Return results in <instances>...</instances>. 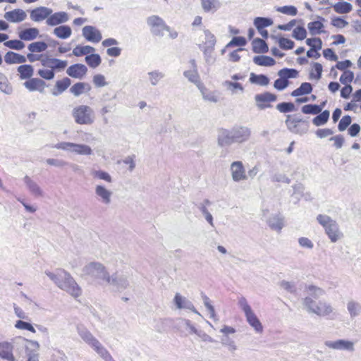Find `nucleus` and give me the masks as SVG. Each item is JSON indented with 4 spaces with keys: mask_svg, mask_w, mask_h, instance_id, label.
Here are the masks:
<instances>
[{
    "mask_svg": "<svg viewBox=\"0 0 361 361\" xmlns=\"http://www.w3.org/2000/svg\"><path fill=\"white\" fill-rule=\"evenodd\" d=\"M44 274L61 290L77 298L82 294V289L69 272L63 269H56L54 271H45Z\"/></svg>",
    "mask_w": 361,
    "mask_h": 361,
    "instance_id": "obj_1",
    "label": "nucleus"
},
{
    "mask_svg": "<svg viewBox=\"0 0 361 361\" xmlns=\"http://www.w3.org/2000/svg\"><path fill=\"white\" fill-rule=\"evenodd\" d=\"M317 221L324 228L325 234L331 243H336L343 238V233L336 220L326 214H319Z\"/></svg>",
    "mask_w": 361,
    "mask_h": 361,
    "instance_id": "obj_2",
    "label": "nucleus"
},
{
    "mask_svg": "<svg viewBox=\"0 0 361 361\" xmlns=\"http://www.w3.org/2000/svg\"><path fill=\"white\" fill-rule=\"evenodd\" d=\"M303 305L307 312L315 314L319 317H329L334 319L336 316V312L331 304L325 301H319L317 302L310 297H305L303 300Z\"/></svg>",
    "mask_w": 361,
    "mask_h": 361,
    "instance_id": "obj_3",
    "label": "nucleus"
},
{
    "mask_svg": "<svg viewBox=\"0 0 361 361\" xmlns=\"http://www.w3.org/2000/svg\"><path fill=\"white\" fill-rule=\"evenodd\" d=\"M72 116L77 124L92 125L95 121V114L92 107L82 104L74 107Z\"/></svg>",
    "mask_w": 361,
    "mask_h": 361,
    "instance_id": "obj_4",
    "label": "nucleus"
},
{
    "mask_svg": "<svg viewBox=\"0 0 361 361\" xmlns=\"http://www.w3.org/2000/svg\"><path fill=\"white\" fill-rule=\"evenodd\" d=\"M238 305L243 311L246 321L250 326L253 328L257 334H262L264 329L263 326L248 304L246 298L244 297L239 298Z\"/></svg>",
    "mask_w": 361,
    "mask_h": 361,
    "instance_id": "obj_5",
    "label": "nucleus"
},
{
    "mask_svg": "<svg viewBox=\"0 0 361 361\" xmlns=\"http://www.w3.org/2000/svg\"><path fill=\"white\" fill-rule=\"evenodd\" d=\"M83 274L87 275L94 279L102 280L106 283L109 273L107 271L106 267L97 262H90L86 264L82 269Z\"/></svg>",
    "mask_w": 361,
    "mask_h": 361,
    "instance_id": "obj_6",
    "label": "nucleus"
},
{
    "mask_svg": "<svg viewBox=\"0 0 361 361\" xmlns=\"http://www.w3.org/2000/svg\"><path fill=\"white\" fill-rule=\"evenodd\" d=\"M105 283L113 286L120 292L126 290L130 286L128 276L118 271H116L112 275L109 274Z\"/></svg>",
    "mask_w": 361,
    "mask_h": 361,
    "instance_id": "obj_7",
    "label": "nucleus"
},
{
    "mask_svg": "<svg viewBox=\"0 0 361 361\" xmlns=\"http://www.w3.org/2000/svg\"><path fill=\"white\" fill-rule=\"evenodd\" d=\"M57 149L75 152L80 155H91L92 149L86 145H79L68 142H62L56 145Z\"/></svg>",
    "mask_w": 361,
    "mask_h": 361,
    "instance_id": "obj_8",
    "label": "nucleus"
},
{
    "mask_svg": "<svg viewBox=\"0 0 361 361\" xmlns=\"http://www.w3.org/2000/svg\"><path fill=\"white\" fill-rule=\"evenodd\" d=\"M147 23L151 27V31L156 35L162 36L164 35V31H169V28L165 25L163 20L157 16L149 17Z\"/></svg>",
    "mask_w": 361,
    "mask_h": 361,
    "instance_id": "obj_9",
    "label": "nucleus"
},
{
    "mask_svg": "<svg viewBox=\"0 0 361 361\" xmlns=\"http://www.w3.org/2000/svg\"><path fill=\"white\" fill-rule=\"evenodd\" d=\"M324 345L329 348L337 350L353 352L355 350L354 342L348 340L338 339L336 341H326Z\"/></svg>",
    "mask_w": 361,
    "mask_h": 361,
    "instance_id": "obj_10",
    "label": "nucleus"
},
{
    "mask_svg": "<svg viewBox=\"0 0 361 361\" xmlns=\"http://www.w3.org/2000/svg\"><path fill=\"white\" fill-rule=\"evenodd\" d=\"M82 35L87 41L92 43H98L102 39L101 32L92 25L85 26L82 30Z\"/></svg>",
    "mask_w": 361,
    "mask_h": 361,
    "instance_id": "obj_11",
    "label": "nucleus"
},
{
    "mask_svg": "<svg viewBox=\"0 0 361 361\" xmlns=\"http://www.w3.org/2000/svg\"><path fill=\"white\" fill-rule=\"evenodd\" d=\"M276 99V95L268 92L258 94L255 96L256 104L259 109H264L270 107L271 106L268 104V103L275 102Z\"/></svg>",
    "mask_w": 361,
    "mask_h": 361,
    "instance_id": "obj_12",
    "label": "nucleus"
},
{
    "mask_svg": "<svg viewBox=\"0 0 361 361\" xmlns=\"http://www.w3.org/2000/svg\"><path fill=\"white\" fill-rule=\"evenodd\" d=\"M23 182L30 193L36 198L43 197L44 192L39 184L30 177L25 176Z\"/></svg>",
    "mask_w": 361,
    "mask_h": 361,
    "instance_id": "obj_13",
    "label": "nucleus"
},
{
    "mask_svg": "<svg viewBox=\"0 0 361 361\" xmlns=\"http://www.w3.org/2000/svg\"><path fill=\"white\" fill-rule=\"evenodd\" d=\"M94 192L97 200L104 204L109 205L111 202L113 192L102 185H97Z\"/></svg>",
    "mask_w": 361,
    "mask_h": 361,
    "instance_id": "obj_14",
    "label": "nucleus"
},
{
    "mask_svg": "<svg viewBox=\"0 0 361 361\" xmlns=\"http://www.w3.org/2000/svg\"><path fill=\"white\" fill-rule=\"evenodd\" d=\"M173 302L178 309H187L198 315H200L192 302L185 297L181 295L180 293H176L175 295Z\"/></svg>",
    "mask_w": 361,
    "mask_h": 361,
    "instance_id": "obj_15",
    "label": "nucleus"
},
{
    "mask_svg": "<svg viewBox=\"0 0 361 361\" xmlns=\"http://www.w3.org/2000/svg\"><path fill=\"white\" fill-rule=\"evenodd\" d=\"M52 12V9L49 8L39 6L31 11L30 19L34 22H40L47 19Z\"/></svg>",
    "mask_w": 361,
    "mask_h": 361,
    "instance_id": "obj_16",
    "label": "nucleus"
},
{
    "mask_svg": "<svg viewBox=\"0 0 361 361\" xmlns=\"http://www.w3.org/2000/svg\"><path fill=\"white\" fill-rule=\"evenodd\" d=\"M43 66L51 68V70H63L68 64L67 61H62L58 59L46 57L41 60Z\"/></svg>",
    "mask_w": 361,
    "mask_h": 361,
    "instance_id": "obj_17",
    "label": "nucleus"
},
{
    "mask_svg": "<svg viewBox=\"0 0 361 361\" xmlns=\"http://www.w3.org/2000/svg\"><path fill=\"white\" fill-rule=\"evenodd\" d=\"M235 142H243L248 140L251 135L250 128L245 126H235L232 129Z\"/></svg>",
    "mask_w": 361,
    "mask_h": 361,
    "instance_id": "obj_18",
    "label": "nucleus"
},
{
    "mask_svg": "<svg viewBox=\"0 0 361 361\" xmlns=\"http://www.w3.org/2000/svg\"><path fill=\"white\" fill-rule=\"evenodd\" d=\"M4 18L11 23H20L25 20L27 14L25 11L16 8L11 11L6 12Z\"/></svg>",
    "mask_w": 361,
    "mask_h": 361,
    "instance_id": "obj_19",
    "label": "nucleus"
},
{
    "mask_svg": "<svg viewBox=\"0 0 361 361\" xmlns=\"http://www.w3.org/2000/svg\"><path fill=\"white\" fill-rule=\"evenodd\" d=\"M13 343L7 341L0 342V357L7 361H15V357L13 354Z\"/></svg>",
    "mask_w": 361,
    "mask_h": 361,
    "instance_id": "obj_20",
    "label": "nucleus"
},
{
    "mask_svg": "<svg viewBox=\"0 0 361 361\" xmlns=\"http://www.w3.org/2000/svg\"><path fill=\"white\" fill-rule=\"evenodd\" d=\"M267 223L271 229L280 233L284 226V218L281 214H272L267 220Z\"/></svg>",
    "mask_w": 361,
    "mask_h": 361,
    "instance_id": "obj_21",
    "label": "nucleus"
},
{
    "mask_svg": "<svg viewBox=\"0 0 361 361\" xmlns=\"http://www.w3.org/2000/svg\"><path fill=\"white\" fill-rule=\"evenodd\" d=\"M87 67L82 63H76L71 66L68 68L66 73L67 74L74 78L81 79L87 73Z\"/></svg>",
    "mask_w": 361,
    "mask_h": 361,
    "instance_id": "obj_22",
    "label": "nucleus"
},
{
    "mask_svg": "<svg viewBox=\"0 0 361 361\" xmlns=\"http://www.w3.org/2000/svg\"><path fill=\"white\" fill-rule=\"evenodd\" d=\"M68 20L69 17L68 13L64 11H60L51 13L47 19L46 23L48 25L55 26L66 23Z\"/></svg>",
    "mask_w": 361,
    "mask_h": 361,
    "instance_id": "obj_23",
    "label": "nucleus"
},
{
    "mask_svg": "<svg viewBox=\"0 0 361 361\" xmlns=\"http://www.w3.org/2000/svg\"><path fill=\"white\" fill-rule=\"evenodd\" d=\"M217 139L220 146H227L235 142L232 130L220 129L218 132Z\"/></svg>",
    "mask_w": 361,
    "mask_h": 361,
    "instance_id": "obj_24",
    "label": "nucleus"
},
{
    "mask_svg": "<svg viewBox=\"0 0 361 361\" xmlns=\"http://www.w3.org/2000/svg\"><path fill=\"white\" fill-rule=\"evenodd\" d=\"M232 178L235 181H239L245 178V171L240 161H235L231 166Z\"/></svg>",
    "mask_w": 361,
    "mask_h": 361,
    "instance_id": "obj_25",
    "label": "nucleus"
},
{
    "mask_svg": "<svg viewBox=\"0 0 361 361\" xmlns=\"http://www.w3.org/2000/svg\"><path fill=\"white\" fill-rule=\"evenodd\" d=\"M4 61L7 64L24 63L27 61L25 56L9 51L4 55Z\"/></svg>",
    "mask_w": 361,
    "mask_h": 361,
    "instance_id": "obj_26",
    "label": "nucleus"
},
{
    "mask_svg": "<svg viewBox=\"0 0 361 361\" xmlns=\"http://www.w3.org/2000/svg\"><path fill=\"white\" fill-rule=\"evenodd\" d=\"M78 333L80 338L92 348L99 341L88 330L78 327Z\"/></svg>",
    "mask_w": 361,
    "mask_h": 361,
    "instance_id": "obj_27",
    "label": "nucleus"
},
{
    "mask_svg": "<svg viewBox=\"0 0 361 361\" xmlns=\"http://www.w3.org/2000/svg\"><path fill=\"white\" fill-rule=\"evenodd\" d=\"M44 85V82L39 78H31L24 82V86L30 91H42Z\"/></svg>",
    "mask_w": 361,
    "mask_h": 361,
    "instance_id": "obj_28",
    "label": "nucleus"
},
{
    "mask_svg": "<svg viewBox=\"0 0 361 361\" xmlns=\"http://www.w3.org/2000/svg\"><path fill=\"white\" fill-rule=\"evenodd\" d=\"M39 35V30L35 27L27 28L20 31L18 34L21 40L31 41Z\"/></svg>",
    "mask_w": 361,
    "mask_h": 361,
    "instance_id": "obj_29",
    "label": "nucleus"
},
{
    "mask_svg": "<svg viewBox=\"0 0 361 361\" xmlns=\"http://www.w3.org/2000/svg\"><path fill=\"white\" fill-rule=\"evenodd\" d=\"M91 90V87L88 83L85 82H77L73 85L70 92L75 97H78L80 94L89 92Z\"/></svg>",
    "mask_w": 361,
    "mask_h": 361,
    "instance_id": "obj_30",
    "label": "nucleus"
},
{
    "mask_svg": "<svg viewBox=\"0 0 361 361\" xmlns=\"http://www.w3.org/2000/svg\"><path fill=\"white\" fill-rule=\"evenodd\" d=\"M347 310L350 317H357L361 314V303L354 300H350L347 303Z\"/></svg>",
    "mask_w": 361,
    "mask_h": 361,
    "instance_id": "obj_31",
    "label": "nucleus"
},
{
    "mask_svg": "<svg viewBox=\"0 0 361 361\" xmlns=\"http://www.w3.org/2000/svg\"><path fill=\"white\" fill-rule=\"evenodd\" d=\"M92 348L104 361H115L109 352L98 341Z\"/></svg>",
    "mask_w": 361,
    "mask_h": 361,
    "instance_id": "obj_32",
    "label": "nucleus"
},
{
    "mask_svg": "<svg viewBox=\"0 0 361 361\" xmlns=\"http://www.w3.org/2000/svg\"><path fill=\"white\" fill-rule=\"evenodd\" d=\"M17 71L21 80L29 79L34 74V68L31 65H21L18 67Z\"/></svg>",
    "mask_w": 361,
    "mask_h": 361,
    "instance_id": "obj_33",
    "label": "nucleus"
},
{
    "mask_svg": "<svg viewBox=\"0 0 361 361\" xmlns=\"http://www.w3.org/2000/svg\"><path fill=\"white\" fill-rule=\"evenodd\" d=\"M198 89L200 90L204 100L212 103H216L219 102L218 95L214 92L209 91L203 85Z\"/></svg>",
    "mask_w": 361,
    "mask_h": 361,
    "instance_id": "obj_34",
    "label": "nucleus"
},
{
    "mask_svg": "<svg viewBox=\"0 0 361 361\" xmlns=\"http://www.w3.org/2000/svg\"><path fill=\"white\" fill-rule=\"evenodd\" d=\"M54 34L60 39H67L71 34V28L68 25H61L54 28Z\"/></svg>",
    "mask_w": 361,
    "mask_h": 361,
    "instance_id": "obj_35",
    "label": "nucleus"
},
{
    "mask_svg": "<svg viewBox=\"0 0 361 361\" xmlns=\"http://www.w3.org/2000/svg\"><path fill=\"white\" fill-rule=\"evenodd\" d=\"M255 64L262 66H272L275 64V60L268 56H256L253 58Z\"/></svg>",
    "mask_w": 361,
    "mask_h": 361,
    "instance_id": "obj_36",
    "label": "nucleus"
},
{
    "mask_svg": "<svg viewBox=\"0 0 361 361\" xmlns=\"http://www.w3.org/2000/svg\"><path fill=\"white\" fill-rule=\"evenodd\" d=\"M95 51V49L90 45L80 46L77 45L73 49V54L75 56H81L83 55L88 56L89 54L94 53Z\"/></svg>",
    "mask_w": 361,
    "mask_h": 361,
    "instance_id": "obj_37",
    "label": "nucleus"
},
{
    "mask_svg": "<svg viewBox=\"0 0 361 361\" xmlns=\"http://www.w3.org/2000/svg\"><path fill=\"white\" fill-rule=\"evenodd\" d=\"M205 41L203 42V44L200 48L202 49H214L216 44V38L209 30L204 31Z\"/></svg>",
    "mask_w": 361,
    "mask_h": 361,
    "instance_id": "obj_38",
    "label": "nucleus"
},
{
    "mask_svg": "<svg viewBox=\"0 0 361 361\" xmlns=\"http://www.w3.org/2000/svg\"><path fill=\"white\" fill-rule=\"evenodd\" d=\"M252 50L255 53H267L269 50L266 42L259 38L255 39L252 41Z\"/></svg>",
    "mask_w": 361,
    "mask_h": 361,
    "instance_id": "obj_39",
    "label": "nucleus"
},
{
    "mask_svg": "<svg viewBox=\"0 0 361 361\" xmlns=\"http://www.w3.org/2000/svg\"><path fill=\"white\" fill-rule=\"evenodd\" d=\"M183 75L190 82L196 85L198 88L203 85L200 80V76L198 75L197 68H194L190 71H186L184 72Z\"/></svg>",
    "mask_w": 361,
    "mask_h": 361,
    "instance_id": "obj_40",
    "label": "nucleus"
},
{
    "mask_svg": "<svg viewBox=\"0 0 361 361\" xmlns=\"http://www.w3.org/2000/svg\"><path fill=\"white\" fill-rule=\"evenodd\" d=\"M334 10L341 14H345L350 12L353 9L352 5L345 1L338 2L333 6Z\"/></svg>",
    "mask_w": 361,
    "mask_h": 361,
    "instance_id": "obj_41",
    "label": "nucleus"
},
{
    "mask_svg": "<svg viewBox=\"0 0 361 361\" xmlns=\"http://www.w3.org/2000/svg\"><path fill=\"white\" fill-rule=\"evenodd\" d=\"M312 87L310 83L303 82L301 84L300 87L297 88L296 90L292 92L291 96L298 97L300 95L309 94L312 92Z\"/></svg>",
    "mask_w": 361,
    "mask_h": 361,
    "instance_id": "obj_42",
    "label": "nucleus"
},
{
    "mask_svg": "<svg viewBox=\"0 0 361 361\" xmlns=\"http://www.w3.org/2000/svg\"><path fill=\"white\" fill-rule=\"evenodd\" d=\"M85 61L90 67L95 68L100 65L102 59L99 54L92 53L86 56Z\"/></svg>",
    "mask_w": 361,
    "mask_h": 361,
    "instance_id": "obj_43",
    "label": "nucleus"
},
{
    "mask_svg": "<svg viewBox=\"0 0 361 361\" xmlns=\"http://www.w3.org/2000/svg\"><path fill=\"white\" fill-rule=\"evenodd\" d=\"M273 24V21L270 18L257 17L254 20V25L257 30H262L264 27L270 26Z\"/></svg>",
    "mask_w": 361,
    "mask_h": 361,
    "instance_id": "obj_44",
    "label": "nucleus"
},
{
    "mask_svg": "<svg viewBox=\"0 0 361 361\" xmlns=\"http://www.w3.org/2000/svg\"><path fill=\"white\" fill-rule=\"evenodd\" d=\"M302 121V120L300 117H292L290 115H288L286 120V124L290 131L297 133L298 123Z\"/></svg>",
    "mask_w": 361,
    "mask_h": 361,
    "instance_id": "obj_45",
    "label": "nucleus"
},
{
    "mask_svg": "<svg viewBox=\"0 0 361 361\" xmlns=\"http://www.w3.org/2000/svg\"><path fill=\"white\" fill-rule=\"evenodd\" d=\"M117 165L120 170H128L132 171L135 167V164L133 159H118L117 161Z\"/></svg>",
    "mask_w": 361,
    "mask_h": 361,
    "instance_id": "obj_46",
    "label": "nucleus"
},
{
    "mask_svg": "<svg viewBox=\"0 0 361 361\" xmlns=\"http://www.w3.org/2000/svg\"><path fill=\"white\" fill-rule=\"evenodd\" d=\"M250 81L252 83H256L262 86H266L269 84V79L264 75H255V73H251Z\"/></svg>",
    "mask_w": 361,
    "mask_h": 361,
    "instance_id": "obj_47",
    "label": "nucleus"
},
{
    "mask_svg": "<svg viewBox=\"0 0 361 361\" xmlns=\"http://www.w3.org/2000/svg\"><path fill=\"white\" fill-rule=\"evenodd\" d=\"M323 27L324 25L320 21L310 22L307 25V27L312 35H316L322 32H324V31L322 30Z\"/></svg>",
    "mask_w": 361,
    "mask_h": 361,
    "instance_id": "obj_48",
    "label": "nucleus"
},
{
    "mask_svg": "<svg viewBox=\"0 0 361 361\" xmlns=\"http://www.w3.org/2000/svg\"><path fill=\"white\" fill-rule=\"evenodd\" d=\"M47 47V44L44 42H35L30 44L27 49L32 53H37L44 51Z\"/></svg>",
    "mask_w": 361,
    "mask_h": 361,
    "instance_id": "obj_49",
    "label": "nucleus"
},
{
    "mask_svg": "<svg viewBox=\"0 0 361 361\" xmlns=\"http://www.w3.org/2000/svg\"><path fill=\"white\" fill-rule=\"evenodd\" d=\"M329 111L327 110L324 111L319 115H317L315 118H313V124L316 126H319L325 124L329 118Z\"/></svg>",
    "mask_w": 361,
    "mask_h": 361,
    "instance_id": "obj_50",
    "label": "nucleus"
},
{
    "mask_svg": "<svg viewBox=\"0 0 361 361\" xmlns=\"http://www.w3.org/2000/svg\"><path fill=\"white\" fill-rule=\"evenodd\" d=\"M91 175L94 178L103 180L107 183L112 182L111 176L105 171L101 170H92Z\"/></svg>",
    "mask_w": 361,
    "mask_h": 361,
    "instance_id": "obj_51",
    "label": "nucleus"
},
{
    "mask_svg": "<svg viewBox=\"0 0 361 361\" xmlns=\"http://www.w3.org/2000/svg\"><path fill=\"white\" fill-rule=\"evenodd\" d=\"M278 75L288 80V78H297L298 72L295 69L283 68L279 71Z\"/></svg>",
    "mask_w": 361,
    "mask_h": 361,
    "instance_id": "obj_52",
    "label": "nucleus"
},
{
    "mask_svg": "<svg viewBox=\"0 0 361 361\" xmlns=\"http://www.w3.org/2000/svg\"><path fill=\"white\" fill-rule=\"evenodd\" d=\"M307 291L309 295L307 297H310L312 299H317L324 294V291L322 288L314 286H308Z\"/></svg>",
    "mask_w": 361,
    "mask_h": 361,
    "instance_id": "obj_53",
    "label": "nucleus"
},
{
    "mask_svg": "<svg viewBox=\"0 0 361 361\" xmlns=\"http://www.w3.org/2000/svg\"><path fill=\"white\" fill-rule=\"evenodd\" d=\"M221 343L224 346L227 347L228 350L231 353H234L238 349L235 342L228 336L223 337Z\"/></svg>",
    "mask_w": 361,
    "mask_h": 361,
    "instance_id": "obj_54",
    "label": "nucleus"
},
{
    "mask_svg": "<svg viewBox=\"0 0 361 361\" xmlns=\"http://www.w3.org/2000/svg\"><path fill=\"white\" fill-rule=\"evenodd\" d=\"M322 107L316 104H307L302 107L304 114H318L322 111Z\"/></svg>",
    "mask_w": 361,
    "mask_h": 361,
    "instance_id": "obj_55",
    "label": "nucleus"
},
{
    "mask_svg": "<svg viewBox=\"0 0 361 361\" xmlns=\"http://www.w3.org/2000/svg\"><path fill=\"white\" fill-rule=\"evenodd\" d=\"M201 295H202V298L203 300V303L210 314V317L215 319H216V312L214 310V307L211 304L210 299L203 293H202Z\"/></svg>",
    "mask_w": 361,
    "mask_h": 361,
    "instance_id": "obj_56",
    "label": "nucleus"
},
{
    "mask_svg": "<svg viewBox=\"0 0 361 361\" xmlns=\"http://www.w3.org/2000/svg\"><path fill=\"white\" fill-rule=\"evenodd\" d=\"M4 46L15 50H21L25 47V44L21 40L13 39L4 42Z\"/></svg>",
    "mask_w": 361,
    "mask_h": 361,
    "instance_id": "obj_57",
    "label": "nucleus"
},
{
    "mask_svg": "<svg viewBox=\"0 0 361 361\" xmlns=\"http://www.w3.org/2000/svg\"><path fill=\"white\" fill-rule=\"evenodd\" d=\"M276 11L283 14H286L291 16H295L298 13L296 7L293 6H284L276 8Z\"/></svg>",
    "mask_w": 361,
    "mask_h": 361,
    "instance_id": "obj_58",
    "label": "nucleus"
},
{
    "mask_svg": "<svg viewBox=\"0 0 361 361\" xmlns=\"http://www.w3.org/2000/svg\"><path fill=\"white\" fill-rule=\"evenodd\" d=\"M224 85L227 88V90H230L232 94H235L238 90L241 92L243 91L242 85L238 82L226 80L224 82Z\"/></svg>",
    "mask_w": 361,
    "mask_h": 361,
    "instance_id": "obj_59",
    "label": "nucleus"
},
{
    "mask_svg": "<svg viewBox=\"0 0 361 361\" xmlns=\"http://www.w3.org/2000/svg\"><path fill=\"white\" fill-rule=\"evenodd\" d=\"M116 107V104H105L101 109H100V114L103 118V122L104 124H107L109 123V119L106 116V114L108 113L111 112Z\"/></svg>",
    "mask_w": 361,
    "mask_h": 361,
    "instance_id": "obj_60",
    "label": "nucleus"
},
{
    "mask_svg": "<svg viewBox=\"0 0 361 361\" xmlns=\"http://www.w3.org/2000/svg\"><path fill=\"white\" fill-rule=\"evenodd\" d=\"M293 192L292 197L298 202L300 198L303 196L305 188L301 183L295 184L293 186Z\"/></svg>",
    "mask_w": 361,
    "mask_h": 361,
    "instance_id": "obj_61",
    "label": "nucleus"
},
{
    "mask_svg": "<svg viewBox=\"0 0 361 361\" xmlns=\"http://www.w3.org/2000/svg\"><path fill=\"white\" fill-rule=\"evenodd\" d=\"M276 109L281 113L291 112L295 109V105L291 102H282L276 105Z\"/></svg>",
    "mask_w": 361,
    "mask_h": 361,
    "instance_id": "obj_62",
    "label": "nucleus"
},
{
    "mask_svg": "<svg viewBox=\"0 0 361 361\" xmlns=\"http://www.w3.org/2000/svg\"><path fill=\"white\" fill-rule=\"evenodd\" d=\"M203 9L206 11H210L216 9L219 3L216 0H202Z\"/></svg>",
    "mask_w": 361,
    "mask_h": 361,
    "instance_id": "obj_63",
    "label": "nucleus"
},
{
    "mask_svg": "<svg viewBox=\"0 0 361 361\" xmlns=\"http://www.w3.org/2000/svg\"><path fill=\"white\" fill-rule=\"evenodd\" d=\"M292 36L298 40H302L307 36V31L303 27L298 26L293 30Z\"/></svg>",
    "mask_w": 361,
    "mask_h": 361,
    "instance_id": "obj_64",
    "label": "nucleus"
}]
</instances>
